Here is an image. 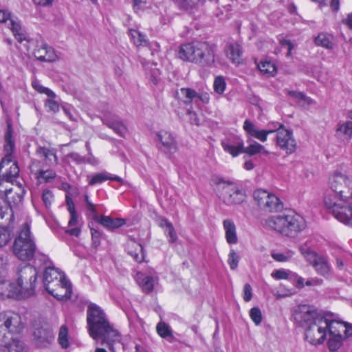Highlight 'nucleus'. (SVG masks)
Returning a JSON list of instances; mask_svg holds the SVG:
<instances>
[{
	"instance_id": "4be33fe9",
	"label": "nucleus",
	"mask_w": 352,
	"mask_h": 352,
	"mask_svg": "<svg viewBox=\"0 0 352 352\" xmlns=\"http://www.w3.org/2000/svg\"><path fill=\"white\" fill-rule=\"evenodd\" d=\"M335 137L340 142L349 143L352 139V121H339L336 126Z\"/></svg>"
},
{
	"instance_id": "338daca9",
	"label": "nucleus",
	"mask_w": 352,
	"mask_h": 352,
	"mask_svg": "<svg viewBox=\"0 0 352 352\" xmlns=\"http://www.w3.org/2000/svg\"><path fill=\"white\" fill-rule=\"evenodd\" d=\"M85 157V162L84 163H87L92 166H96L99 164V160L95 157L91 153H89L88 156Z\"/></svg>"
},
{
	"instance_id": "f704fd0d",
	"label": "nucleus",
	"mask_w": 352,
	"mask_h": 352,
	"mask_svg": "<svg viewBox=\"0 0 352 352\" xmlns=\"http://www.w3.org/2000/svg\"><path fill=\"white\" fill-rule=\"evenodd\" d=\"M226 56L234 64L241 61L242 50L241 45H229L226 50Z\"/></svg>"
},
{
	"instance_id": "5fc2aeb1",
	"label": "nucleus",
	"mask_w": 352,
	"mask_h": 352,
	"mask_svg": "<svg viewBox=\"0 0 352 352\" xmlns=\"http://www.w3.org/2000/svg\"><path fill=\"white\" fill-rule=\"evenodd\" d=\"M149 64H143V66L144 67L147 74L150 76L151 81L154 84L157 85L158 82V76L160 75V72L157 69L154 68L151 69V71L148 73V68H149Z\"/></svg>"
},
{
	"instance_id": "052dcab7",
	"label": "nucleus",
	"mask_w": 352,
	"mask_h": 352,
	"mask_svg": "<svg viewBox=\"0 0 352 352\" xmlns=\"http://www.w3.org/2000/svg\"><path fill=\"white\" fill-rule=\"evenodd\" d=\"M276 72V65L274 63H271L270 61H267L265 59V75L269 74L271 76H274Z\"/></svg>"
},
{
	"instance_id": "864d4df0",
	"label": "nucleus",
	"mask_w": 352,
	"mask_h": 352,
	"mask_svg": "<svg viewBox=\"0 0 352 352\" xmlns=\"http://www.w3.org/2000/svg\"><path fill=\"white\" fill-rule=\"evenodd\" d=\"M250 316L256 325L259 324L262 320V314L258 307H253L250 309Z\"/></svg>"
},
{
	"instance_id": "c756f323",
	"label": "nucleus",
	"mask_w": 352,
	"mask_h": 352,
	"mask_svg": "<svg viewBox=\"0 0 352 352\" xmlns=\"http://www.w3.org/2000/svg\"><path fill=\"white\" fill-rule=\"evenodd\" d=\"M223 227L225 231V237L228 244H236L238 242L236 228L233 221L225 219L223 221Z\"/></svg>"
},
{
	"instance_id": "e2e57ef3",
	"label": "nucleus",
	"mask_w": 352,
	"mask_h": 352,
	"mask_svg": "<svg viewBox=\"0 0 352 352\" xmlns=\"http://www.w3.org/2000/svg\"><path fill=\"white\" fill-rule=\"evenodd\" d=\"M181 7L188 9L194 6L199 0H175Z\"/></svg>"
},
{
	"instance_id": "a878e982",
	"label": "nucleus",
	"mask_w": 352,
	"mask_h": 352,
	"mask_svg": "<svg viewBox=\"0 0 352 352\" xmlns=\"http://www.w3.org/2000/svg\"><path fill=\"white\" fill-rule=\"evenodd\" d=\"M126 250L135 261L141 263L144 260V253L142 245L133 239H129L126 243Z\"/></svg>"
},
{
	"instance_id": "79ce46f5",
	"label": "nucleus",
	"mask_w": 352,
	"mask_h": 352,
	"mask_svg": "<svg viewBox=\"0 0 352 352\" xmlns=\"http://www.w3.org/2000/svg\"><path fill=\"white\" fill-rule=\"evenodd\" d=\"M58 342L63 349H67L69 346L68 329L66 325H62L60 327Z\"/></svg>"
},
{
	"instance_id": "2f4dec72",
	"label": "nucleus",
	"mask_w": 352,
	"mask_h": 352,
	"mask_svg": "<svg viewBox=\"0 0 352 352\" xmlns=\"http://www.w3.org/2000/svg\"><path fill=\"white\" fill-rule=\"evenodd\" d=\"M136 280L144 292H151L154 287L155 279L151 276L138 273L136 274Z\"/></svg>"
},
{
	"instance_id": "5701e85b",
	"label": "nucleus",
	"mask_w": 352,
	"mask_h": 352,
	"mask_svg": "<svg viewBox=\"0 0 352 352\" xmlns=\"http://www.w3.org/2000/svg\"><path fill=\"white\" fill-rule=\"evenodd\" d=\"M91 219L94 220L104 228L109 230L118 229L126 224V219L122 218H112L110 216L98 215L93 217Z\"/></svg>"
},
{
	"instance_id": "3c124183",
	"label": "nucleus",
	"mask_w": 352,
	"mask_h": 352,
	"mask_svg": "<svg viewBox=\"0 0 352 352\" xmlns=\"http://www.w3.org/2000/svg\"><path fill=\"white\" fill-rule=\"evenodd\" d=\"M239 261V257L234 250H230L228 254V263L231 270H234L236 269Z\"/></svg>"
},
{
	"instance_id": "de8ad7c7",
	"label": "nucleus",
	"mask_w": 352,
	"mask_h": 352,
	"mask_svg": "<svg viewBox=\"0 0 352 352\" xmlns=\"http://www.w3.org/2000/svg\"><path fill=\"white\" fill-rule=\"evenodd\" d=\"M333 42V35L326 32H322L315 38V44H331Z\"/></svg>"
},
{
	"instance_id": "f8f14e48",
	"label": "nucleus",
	"mask_w": 352,
	"mask_h": 352,
	"mask_svg": "<svg viewBox=\"0 0 352 352\" xmlns=\"http://www.w3.org/2000/svg\"><path fill=\"white\" fill-rule=\"evenodd\" d=\"M276 132L277 145L287 153H292L296 150V143L293 138L292 131L285 129L279 123H276L275 129L265 128V139L268 134Z\"/></svg>"
},
{
	"instance_id": "58836bf2",
	"label": "nucleus",
	"mask_w": 352,
	"mask_h": 352,
	"mask_svg": "<svg viewBox=\"0 0 352 352\" xmlns=\"http://www.w3.org/2000/svg\"><path fill=\"white\" fill-rule=\"evenodd\" d=\"M299 251L307 262L311 257H314L317 252L312 249V241L307 240L299 247Z\"/></svg>"
},
{
	"instance_id": "ea45409f",
	"label": "nucleus",
	"mask_w": 352,
	"mask_h": 352,
	"mask_svg": "<svg viewBox=\"0 0 352 352\" xmlns=\"http://www.w3.org/2000/svg\"><path fill=\"white\" fill-rule=\"evenodd\" d=\"M333 324L341 335L344 333L346 337L352 336V327H350L347 322L336 320L333 317Z\"/></svg>"
},
{
	"instance_id": "0e129e2a",
	"label": "nucleus",
	"mask_w": 352,
	"mask_h": 352,
	"mask_svg": "<svg viewBox=\"0 0 352 352\" xmlns=\"http://www.w3.org/2000/svg\"><path fill=\"white\" fill-rule=\"evenodd\" d=\"M91 239H92V242H93V245L95 246V247H97L100 244V236H101V233L100 231L96 230V229H94V228H91Z\"/></svg>"
},
{
	"instance_id": "4d7b16f0",
	"label": "nucleus",
	"mask_w": 352,
	"mask_h": 352,
	"mask_svg": "<svg viewBox=\"0 0 352 352\" xmlns=\"http://www.w3.org/2000/svg\"><path fill=\"white\" fill-rule=\"evenodd\" d=\"M10 19H17V18L12 16L11 14L6 10H0V23H7L9 28L10 26Z\"/></svg>"
},
{
	"instance_id": "603ef678",
	"label": "nucleus",
	"mask_w": 352,
	"mask_h": 352,
	"mask_svg": "<svg viewBox=\"0 0 352 352\" xmlns=\"http://www.w3.org/2000/svg\"><path fill=\"white\" fill-rule=\"evenodd\" d=\"M261 148L262 146L260 144L253 142L246 148L244 146L243 153H246L249 155H253L259 153Z\"/></svg>"
},
{
	"instance_id": "393cba45",
	"label": "nucleus",
	"mask_w": 352,
	"mask_h": 352,
	"mask_svg": "<svg viewBox=\"0 0 352 352\" xmlns=\"http://www.w3.org/2000/svg\"><path fill=\"white\" fill-rule=\"evenodd\" d=\"M34 56L41 61H54L56 57L52 45H36Z\"/></svg>"
},
{
	"instance_id": "c03bdc74",
	"label": "nucleus",
	"mask_w": 352,
	"mask_h": 352,
	"mask_svg": "<svg viewBox=\"0 0 352 352\" xmlns=\"http://www.w3.org/2000/svg\"><path fill=\"white\" fill-rule=\"evenodd\" d=\"M84 201L87 210V216L88 218L91 219L93 217H96V205L91 202L87 194L84 196Z\"/></svg>"
},
{
	"instance_id": "69168bd1",
	"label": "nucleus",
	"mask_w": 352,
	"mask_h": 352,
	"mask_svg": "<svg viewBox=\"0 0 352 352\" xmlns=\"http://www.w3.org/2000/svg\"><path fill=\"white\" fill-rule=\"evenodd\" d=\"M68 157H69V159H71L72 161L78 164H82L85 162V157H82L77 153H72L68 155Z\"/></svg>"
},
{
	"instance_id": "a19ab883",
	"label": "nucleus",
	"mask_w": 352,
	"mask_h": 352,
	"mask_svg": "<svg viewBox=\"0 0 352 352\" xmlns=\"http://www.w3.org/2000/svg\"><path fill=\"white\" fill-rule=\"evenodd\" d=\"M295 252L292 250H287L284 252L272 251V257L277 262H287L294 256Z\"/></svg>"
},
{
	"instance_id": "f03ea898",
	"label": "nucleus",
	"mask_w": 352,
	"mask_h": 352,
	"mask_svg": "<svg viewBox=\"0 0 352 352\" xmlns=\"http://www.w3.org/2000/svg\"><path fill=\"white\" fill-rule=\"evenodd\" d=\"M5 156L0 163V170L9 166L8 168L0 177V200L8 207L10 212L12 208L18 206L23 200L25 190L21 185L14 184L12 181L19 174V168L13 161L12 153L14 142L12 140V129L10 124L8 123V129L4 135Z\"/></svg>"
},
{
	"instance_id": "6e6d98bb",
	"label": "nucleus",
	"mask_w": 352,
	"mask_h": 352,
	"mask_svg": "<svg viewBox=\"0 0 352 352\" xmlns=\"http://www.w3.org/2000/svg\"><path fill=\"white\" fill-rule=\"evenodd\" d=\"M54 98H49V99L45 101V106L47 111L56 113L59 111V104Z\"/></svg>"
},
{
	"instance_id": "4c0bfd02",
	"label": "nucleus",
	"mask_w": 352,
	"mask_h": 352,
	"mask_svg": "<svg viewBox=\"0 0 352 352\" xmlns=\"http://www.w3.org/2000/svg\"><path fill=\"white\" fill-rule=\"evenodd\" d=\"M13 236L14 231L10 226H0V248L6 245Z\"/></svg>"
},
{
	"instance_id": "39448f33",
	"label": "nucleus",
	"mask_w": 352,
	"mask_h": 352,
	"mask_svg": "<svg viewBox=\"0 0 352 352\" xmlns=\"http://www.w3.org/2000/svg\"><path fill=\"white\" fill-rule=\"evenodd\" d=\"M265 226L283 236L295 238L305 230L306 221L294 210H286L281 214L269 217L265 219Z\"/></svg>"
},
{
	"instance_id": "1a4fd4ad",
	"label": "nucleus",
	"mask_w": 352,
	"mask_h": 352,
	"mask_svg": "<svg viewBox=\"0 0 352 352\" xmlns=\"http://www.w3.org/2000/svg\"><path fill=\"white\" fill-rule=\"evenodd\" d=\"M179 96L182 98L184 103L186 104H191L197 109H199L201 105L209 102L210 96L207 93H197L195 90L190 88H182L178 92ZM186 116L191 124L199 125L200 124V119L196 111L191 107L190 109H187Z\"/></svg>"
},
{
	"instance_id": "7ed1b4c3",
	"label": "nucleus",
	"mask_w": 352,
	"mask_h": 352,
	"mask_svg": "<svg viewBox=\"0 0 352 352\" xmlns=\"http://www.w3.org/2000/svg\"><path fill=\"white\" fill-rule=\"evenodd\" d=\"M293 318L299 326L305 329V339L311 344H322L333 324V315L322 314L309 305H300L293 310Z\"/></svg>"
},
{
	"instance_id": "bb28decb",
	"label": "nucleus",
	"mask_w": 352,
	"mask_h": 352,
	"mask_svg": "<svg viewBox=\"0 0 352 352\" xmlns=\"http://www.w3.org/2000/svg\"><path fill=\"white\" fill-rule=\"evenodd\" d=\"M265 197V212H279L283 210L284 204L280 198L274 194L267 192Z\"/></svg>"
},
{
	"instance_id": "20e7f679",
	"label": "nucleus",
	"mask_w": 352,
	"mask_h": 352,
	"mask_svg": "<svg viewBox=\"0 0 352 352\" xmlns=\"http://www.w3.org/2000/svg\"><path fill=\"white\" fill-rule=\"evenodd\" d=\"M87 328L90 336L101 344H106L115 352V345L120 344V335L110 324L104 310L98 305L91 302L87 310Z\"/></svg>"
},
{
	"instance_id": "dca6fc26",
	"label": "nucleus",
	"mask_w": 352,
	"mask_h": 352,
	"mask_svg": "<svg viewBox=\"0 0 352 352\" xmlns=\"http://www.w3.org/2000/svg\"><path fill=\"white\" fill-rule=\"evenodd\" d=\"M0 352H27L25 344L10 334L0 333Z\"/></svg>"
},
{
	"instance_id": "8fccbe9b",
	"label": "nucleus",
	"mask_w": 352,
	"mask_h": 352,
	"mask_svg": "<svg viewBox=\"0 0 352 352\" xmlns=\"http://www.w3.org/2000/svg\"><path fill=\"white\" fill-rule=\"evenodd\" d=\"M252 197L255 204L260 208H262L264 206V190L263 188H257L254 190Z\"/></svg>"
},
{
	"instance_id": "ddd939ff",
	"label": "nucleus",
	"mask_w": 352,
	"mask_h": 352,
	"mask_svg": "<svg viewBox=\"0 0 352 352\" xmlns=\"http://www.w3.org/2000/svg\"><path fill=\"white\" fill-rule=\"evenodd\" d=\"M0 328H3L0 333H9L10 336L19 333L23 328L20 315L10 310L0 312Z\"/></svg>"
},
{
	"instance_id": "09e8293b",
	"label": "nucleus",
	"mask_w": 352,
	"mask_h": 352,
	"mask_svg": "<svg viewBox=\"0 0 352 352\" xmlns=\"http://www.w3.org/2000/svg\"><path fill=\"white\" fill-rule=\"evenodd\" d=\"M129 35L131 37V40L134 43H146L147 41L146 36L141 33L138 30L131 29L129 30Z\"/></svg>"
},
{
	"instance_id": "f257e3e1",
	"label": "nucleus",
	"mask_w": 352,
	"mask_h": 352,
	"mask_svg": "<svg viewBox=\"0 0 352 352\" xmlns=\"http://www.w3.org/2000/svg\"><path fill=\"white\" fill-rule=\"evenodd\" d=\"M41 274L43 287L49 294L61 301L71 298V282L64 272L54 267L52 261L45 254L38 255L34 265L25 264L20 267L13 280H6L0 270V296L3 299L21 300L33 296Z\"/></svg>"
},
{
	"instance_id": "2eb2a0df",
	"label": "nucleus",
	"mask_w": 352,
	"mask_h": 352,
	"mask_svg": "<svg viewBox=\"0 0 352 352\" xmlns=\"http://www.w3.org/2000/svg\"><path fill=\"white\" fill-rule=\"evenodd\" d=\"M221 145L223 150L232 157H236L243 153L244 142L240 135L229 134L221 140Z\"/></svg>"
},
{
	"instance_id": "a211bd4d",
	"label": "nucleus",
	"mask_w": 352,
	"mask_h": 352,
	"mask_svg": "<svg viewBox=\"0 0 352 352\" xmlns=\"http://www.w3.org/2000/svg\"><path fill=\"white\" fill-rule=\"evenodd\" d=\"M307 263L317 274L326 278L331 276V265L326 256L317 253L314 257H311Z\"/></svg>"
},
{
	"instance_id": "0eeeda50",
	"label": "nucleus",
	"mask_w": 352,
	"mask_h": 352,
	"mask_svg": "<svg viewBox=\"0 0 352 352\" xmlns=\"http://www.w3.org/2000/svg\"><path fill=\"white\" fill-rule=\"evenodd\" d=\"M178 56L201 65H210L214 62V50L210 45H180Z\"/></svg>"
},
{
	"instance_id": "423d86ee",
	"label": "nucleus",
	"mask_w": 352,
	"mask_h": 352,
	"mask_svg": "<svg viewBox=\"0 0 352 352\" xmlns=\"http://www.w3.org/2000/svg\"><path fill=\"white\" fill-rule=\"evenodd\" d=\"M36 246L30 232V224L25 223L16 235L12 245L14 254L21 261L31 260L36 252Z\"/></svg>"
},
{
	"instance_id": "49530a36",
	"label": "nucleus",
	"mask_w": 352,
	"mask_h": 352,
	"mask_svg": "<svg viewBox=\"0 0 352 352\" xmlns=\"http://www.w3.org/2000/svg\"><path fill=\"white\" fill-rule=\"evenodd\" d=\"M226 87V82L224 78L221 76H217L214 78L213 87L216 93L222 94Z\"/></svg>"
},
{
	"instance_id": "6e6552de",
	"label": "nucleus",
	"mask_w": 352,
	"mask_h": 352,
	"mask_svg": "<svg viewBox=\"0 0 352 352\" xmlns=\"http://www.w3.org/2000/svg\"><path fill=\"white\" fill-rule=\"evenodd\" d=\"M329 186L332 193L327 192L325 196H335L338 203L346 201L352 199V177L335 171L329 176Z\"/></svg>"
},
{
	"instance_id": "bf43d9fd",
	"label": "nucleus",
	"mask_w": 352,
	"mask_h": 352,
	"mask_svg": "<svg viewBox=\"0 0 352 352\" xmlns=\"http://www.w3.org/2000/svg\"><path fill=\"white\" fill-rule=\"evenodd\" d=\"M323 283L322 279L318 277H311L308 278L305 282L303 280L304 287L305 286L311 287V286H320Z\"/></svg>"
},
{
	"instance_id": "72a5a7b5",
	"label": "nucleus",
	"mask_w": 352,
	"mask_h": 352,
	"mask_svg": "<svg viewBox=\"0 0 352 352\" xmlns=\"http://www.w3.org/2000/svg\"><path fill=\"white\" fill-rule=\"evenodd\" d=\"M159 226L164 230V234L170 243L175 242L177 239V234L173 224L166 219H161L159 221Z\"/></svg>"
},
{
	"instance_id": "9d476101",
	"label": "nucleus",
	"mask_w": 352,
	"mask_h": 352,
	"mask_svg": "<svg viewBox=\"0 0 352 352\" xmlns=\"http://www.w3.org/2000/svg\"><path fill=\"white\" fill-rule=\"evenodd\" d=\"M327 209L340 223L352 228V204L344 206L338 203L335 196L327 195L324 197Z\"/></svg>"
},
{
	"instance_id": "c9c22d12",
	"label": "nucleus",
	"mask_w": 352,
	"mask_h": 352,
	"mask_svg": "<svg viewBox=\"0 0 352 352\" xmlns=\"http://www.w3.org/2000/svg\"><path fill=\"white\" fill-rule=\"evenodd\" d=\"M287 96L294 99L299 105L305 107L312 104L313 100L304 93L296 91H287Z\"/></svg>"
},
{
	"instance_id": "412c9836",
	"label": "nucleus",
	"mask_w": 352,
	"mask_h": 352,
	"mask_svg": "<svg viewBox=\"0 0 352 352\" xmlns=\"http://www.w3.org/2000/svg\"><path fill=\"white\" fill-rule=\"evenodd\" d=\"M102 120L104 124L120 137L126 136L127 128L118 116L109 113L104 115Z\"/></svg>"
},
{
	"instance_id": "7c9ffc66",
	"label": "nucleus",
	"mask_w": 352,
	"mask_h": 352,
	"mask_svg": "<svg viewBox=\"0 0 352 352\" xmlns=\"http://www.w3.org/2000/svg\"><path fill=\"white\" fill-rule=\"evenodd\" d=\"M12 30L13 35L18 42L23 41L30 42L28 39V35L24 28L21 25L19 19H10V26L9 27Z\"/></svg>"
},
{
	"instance_id": "f3484780",
	"label": "nucleus",
	"mask_w": 352,
	"mask_h": 352,
	"mask_svg": "<svg viewBox=\"0 0 352 352\" xmlns=\"http://www.w3.org/2000/svg\"><path fill=\"white\" fill-rule=\"evenodd\" d=\"M30 169L39 183L50 182L56 175L55 171L52 169L44 170L43 164L38 160H32Z\"/></svg>"
},
{
	"instance_id": "473e14b6",
	"label": "nucleus",
	"mask_w": 352,
	"mask_h": 352,
	"mask_svg": "<svg viewBox=\"0 0 352 352\" xmlns=\"http://www.w3.org/2000/svg\"><path fill=\"white\" fill-rule=\"evenodd\" d=\"M107 180L122 182V178L118 175H113L108 173H100L92 176L89 181V184L94 186L97 184H101Z\"/></svg>"
},
{
	"instance_id": "cd10ccee",
	"label": "nucleus",
	"mask_w": 352,
	"mask_h": 352,
	"mask_svg": "<svg viewBox=\"0 0 352 352\" xmlns=\"http://www.w3.org/2000/svg\"><path fill=\"white\" fill-rule=\"evenodd\" d=\"M243 129L249 139L254 138L261 142H264V129H259L258 126L250 120L247 119L244 121Z\"/></svg>"
},
{
	"instance_id": "774afa93",
	"label": "nucleus",
	"mask_w": 352,
	"mask_h": 352,
	"mask_svg": "<svg viewBox=\"0 0 352 352\" xmlns=\"http://www.w3.org/2000/svg\"><path fill=\"white\" fill-rule=\"evenodd\" d=\"M342 23L349 29L352 30V13L349 14L346 18L343 19Z\"/></svg>"
},
{
	"instance_id": "37998d69",
	"label": "nucleus",
	"mask_w": 352,
	"mask_h": 352,
	"mask_svg": "<svg viewBox=\"0 0 352 352\" xmlns=\"http://www.w3.org/2000/svg\"><path fill=\"white\" fill-rule=\"evenodd\" d=\"M32 87L38 93L43 94L49 98H56V94L50 89L43 86L37 80H34L32 82Z\"/></svg>"
},
{
	"instance_id": "13d9d810",
	"label": "nucleus",
	"mask_w": 352,
	"mask_h": 352,
	"mask_svg": "<svg viewBox=\"0 0 352 352\" xmlns=\"http://www.w3.org/2000/svg\"><path fill=\"white\" fill-rule=\"evenodd\" d=\"M42 199L46 207H50L54 200V195L50 190H44L42 194Z\"/></svg>"
},
{
	"instance_id": "6ab92c4d",
	"label": "nucleus",
	"mask_w": 352,
	"mask_h": 352,
	"mask_svg": "<svg viewBox=\"0 0 352 352\" xmlns=\"http://www.w3.org/2000/svg\"><path fill=\"white\" fill-rule=\"evenodd\" d=\"M271 276L276 280H287L298 289L304 288V278L289 270H274L272 272Z\"/></svg>"
},
{
	"instance_id": "aec40b11",
	"label": "nucleus",
	"mask_w": 352,
	"mask_h": 352,
	"mask_svg": "<svg viewBox=\"0 0 352 352\" xmlns=\"http://www.w3.org/2000/svg\"><path fill=\"white\" fill-rule=\"evenodd\" d=\"M33 335L36 345L41 348L47 347L54 339L52 329L47 324L35 328Z\"/></svg>"
},
{
	"instance_id": "e433bc0d",
	"label": "nucleus",
	"mask_w": 352,
	"mask_h": 352,
	"mask_svg": "<svg viewBox=\"0 0 352 352\" xmlns=\"http://www.w3.org/2000/svg\"><path fill=\"white\" fill-rule=\"evenodd\" d=\"M287 96L294 99L299 105L305 107L312 104L313 100L304 93L296 91H287Z\"/></svg>"
},
{
	"instance_id": "c85d7f7f",
	"label": "nucleus",
	"mask_w": 352,
	"mask_h": 352,
	"mask_svg": "<svg viewBox=\"0 0 352 352\" xmlns=\"http://www.w3.org/2000/svg\"><path fill=\"white\" fill-rule=\"evenodd\" d=\"M328 347L331 351H336L342 344L343 336L341 335L334 326H331V328L329 329Z\"/></svg>"
},
{
	"instance_id": "680f3d73",
	"label": "nucleus",
	"mask_w": 352,
	"mask_h": 352,
	"mask_svg": "<svg viewBox=\"0 0 352 352\" xmlns=\"http://www.w3.org/2000/svg\"><path fill=\"white\" fill-rule=\"evenodd\" d=\"M252 288L250 284L246 283L243 287V300L245 302H249L252 299Z\"/></svg>"
},
{
	"instance_id": "4468645a",
	"label": "nucleus",
	"mask_w": 352,
	"mask_h": 352,
	"mask_svg": "<svg viewBox=\"0 0 352 352\" xmlns=\"http://www.w3.org/2000/svg\"><path fill=\"white\" fill-rule=\"evenodd\" d=\"M155 142L156 146L166 155H173L177 151V143L173 134L166 130H160L155 133Z\"/></svg>"
},
{
	"instance_id": "a18cd8bd",
	"label": "nucleus",
	"mask_w": 352,
	"mask_h": 352,
	"mask_svg": "<svg viewBox=\"0 0 352 352\" xmlns=\"http://www.w3.org/2000/svg\"><path fill=\"white\" fill-rule=\"evenodd\" d=\"M156 331L157 334L163 338L172 336V331L170 326L164 322H160L157 323L156 326Z\"/></svg>"
},
{
	"instance_id": "b1692460",
	"label": "nucleus",
	"mask_w": 352,
	"mask_h": 352,
	"mask_svg": "<svg viewBox=\"0 0 352 352\" xmlns=\"http://www.w3.org/2000/svg\"><path fill=\"white\" fill-rule=\"evenodd\" d=\"M36 155L43 161V166L52 167L58 164L56 152L54 148L39 146L36 149Z\"/></svg>"
},
{
	"instance_id": "9b49d317",
	"label": "nucleus",
	"mask_w": 352,
	"mask_h": 352,
	"mask_svg": "<svg viewBox=\"0 0 352 352\" xmlns=\"http://www.w3.org/2000/svg\"><path fill=\"white\" fill-rule=\"evenodd\" d=\"M221 189L219 192V199L226 205L240 204L245 199V192L236 184L222 182L219 184Z\"/></svg>"
}]
</instances>
